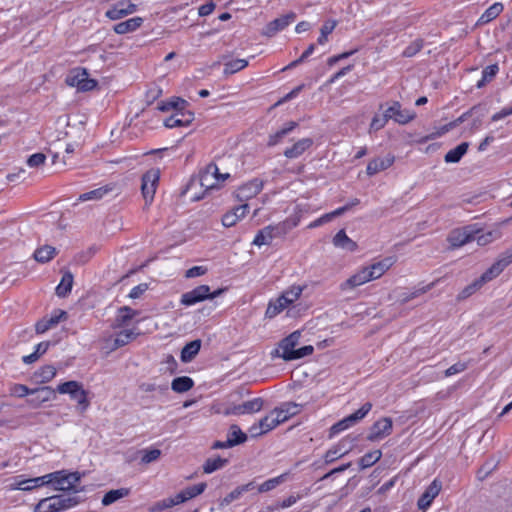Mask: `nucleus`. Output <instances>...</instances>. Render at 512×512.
<instances>
[{"label":"nucleus","mask_w":512,"mask_h":512,"mask_svg":"<svg viewBox=\"0 0 512 512\" xmlns=\"http://www.w3.org/2000/svg\"><path fill=\"white\" fill-rule=\"evenodd\" d=\"M301 337L300 331H294L289 336L285 337L279 343V347L272 352L273 356H278L285 361L300 359L309 356L313 353L314 348L311 345L303 346L295 349Z\"/></svg>","instance_id":"f257e3e1"},{"label":"nucleus","mask_w":512,"mask_h":512,"mask_svg":"<svg viewBox=\"0 0 512 512\" xmlns=\"http://www.w3.org/2000/svg\"><path fill=\"white\" fill-rule=\"evenodd\" d=\"M79 502L77 497L55 495L40 500L35 506V512H58L69 509Z\"/></svg>","instance_id":"f03ea898"},{"label":"nucleus","mask_w":512,"mask_h":512,"mask_svg":"<svg viewBox=\"0 0 512 512\" xmlns=\"http://www.w3.org/2000/svg\"><path fill=\"white\" fill-rule=\"evenodd\" d=\"M228 173L221 174L216 164H208L199 174L198 183L206 191L219 188V184L229 178Z\"/></svg>","instance_id":"7ed1b4c3"},{"label":"nucleus","mask_w":512,"mask_h":512,"mask_svg":"<svg viewBox=\"0 0 512 512\" xmlns=\"http://www.w3.org/2000/svg\"><path fill=\"white\" fill-rule=\"evenodd\" d=\"M66 84L76 87L79 91H90L97 86V81L88 77V72L84 68L73 69L66 78Z\"/></svg>","instance_id":"20e7f679"},{"label":"nucleus","mask_w":512,"mask_h":512,"mask_svg":"<svg viewBox=\"0 0 512 512\" xmlns=\"http://www.w3.org/2000/svg\"><path fill=\"white\" fill-rule=\"evenodd\" d=\"M372 404L370 402H366L363 404L356 412L351 415L345 417L344 419L338 421L330 428V437L338 434L341 431L346 430L350 426L355 425L357 422L362 420L371 410Z\"/></svg>","instance_id":"39448f33"},{"label":"nucleus","mask_w":512,"mask_h":512,"mask_svg":"<svg viewBox=\"0 0 512 512\" xmlns=\"http://www.w3.org/2000/svg\"><path fill=\"white\" fill-rule=\"evenodd\" d=\"M57 391L60 394H69L70 397L75 400L83 410H85L89 402L87 400V392L83 389L82 385L77 381H67L57 387Z\"/></svg>","instance_id":"423d86ee"},{"label":"nucleus","mask_w":512,"mask_h":512,"mask_svg":"<svg viewBox=\"0 0 512 512\" xmlns=\"http://www.w3.org/2000/svg\"><path fill=\"white\" fill-rule=\"evenodd\" d=\"M159 179L160 170L158 168H152L142 176L141 190L146 203L153 201Z\"/></svg>","instance_id":"0eeeda50"},{"label":"nucleus","mask_w":512,"mask_h":512,"mask_svg":"<svg viewBox=\"0 0 512 512\" xmlns=\"http://www.w3.org/2000/svg\"><path fill=\"white\" fill-rule=\"evenodd\" d=\"M511 262L512 251L504 252L498 260L478 278L479 282L484 285L496 278Z\"/></svg>","instance_id":"6e6552de"},{"label":"nucleus","mask_w":512,"mask_h":512,"mask_svg":"<svg viewBox=\"0 0 512 512\" xmlns=\"http://www.w3.org/2000/svg\"><path fill=\"white\" fill-rule=\"evenodd\" d=\"M511 262L512 251L504 252L498 260L478 278L479 282L484 285L496 278Z\"/></svg>","instance_id":"1a4fd4ad"},{"label":"nucleus","mask_w":512,"mask_h":512,"mask_svg":"<svg viewBox=\"0 0 512 512\" xmlns=\"http://www.w3.org/2000/svg\"><path fill=\"white\" fill-rule=\"evenodd\" d=\"M263 399L262 398H254L252 400L246 401L242 404L228 406L223 410V414L225 416L229 415H243V414H253L259 412L263 407Z\"/></svg>","instance_id":"9d476101"},{"label":"nucleus","mask_w":512,"mask_h":512,"mask_svg":"<svg viewBox=\"0 0 512 512\" xmlns=\"http://www.w3.org/2000/svg\"><path fill=\"white\" fill-rule=\"evenodd\" d=\"M392 428L393 423L391 418H381L372 425L367 439L372 442L381 440L391 434Z\"/></svg>","instance_id":"9b49d317"},{"label":"nucleus","mask_w":512,"mask_h":512,"mask_svg":"<svg viewBox=\"0 0 512 512\" xmlns=\"http://www.w3.org/2000/svg\"><path fill=\"white\" fill-rule=\"evenodd\" d=\"M296 19L294 12H289L286 15H282L279 18L269 22L262 31V35L266 37H273L277 32L283 30L288 25L293 23Z\"/></svg>","instance_id":"f8f14e48"},{"label":"nucleus","mask_w":512,"mask_h":512,"mask_svg":"<svg viewBox=\"0 0 512 512\" xmlns=\"http://www.w3.org/2000/svg\"><path fill=\"white\" fill-rule=\"evenodd\" d=\"M279 425L278 418L274 417V414L270 412L265 417L260 419L257 423H254L250 428L249 432L251 437H258L264 435Z\"/></svg>","instance_id":"ddd939ff"},{"label":"nucleus","mask_w":512,"mask_h":512,"mask_svg":"<svg viewBox=\"0 0 512 512\" xmlns=\"http://www.w3.org/2000/svg\"><path fill=\"white\" fill-rule=\"evenodd\" d=\"M385 111L390 115V119L401 125L409 123L416 116L414 111L403 109L398 101L393 102Z\"/></svg>","instance_id":"4468645a"},{"label":"nucleus","mask_w":512,"mask_h":512,"mask_svg":"<svg viewBox=\"0 0 512 512\" xmlns=\"http://www.w3.org/2000/svg\"><path fill=\"white\" fill-rule=\"evenodd\" d=\"M262 188V181L259 179H253L252 181L239 187L235 191V197L239 202H246L259 194Z\"/></svg>","instance_id":"2eb2a0df"},{"label":"nucleus","mask_w":512,"mask_h":512,"mask_svg":"<svg viewBox=\"0 0 512 512\" xmlns=\"http://www.w3.org/2000/svg\"><path fill=\"white\" fill-rule=\"evenodd\" d=\"M209 295L210 287L208 285H200L193 290L182 294L181 304L191 306L208 299Z\"/></svg>","instance_id":"dca6fc26"},{"label":"nucleus","mask_w":512,"mask_h":512,"mask_svg":"<svg viewBox=\"0 0 512 512\" xmlns=\"http://www.w3.org/2000/svg\"><path fill=\"white\" fill-rule=\"evenodd\" d=\"M136 8L137 6L134 3L128 0H122L115 3L111 9L107 10L106 17L111 20H118L134 13Z\"/></svg>","instance_id":"f3484780"},{"label":"nucleus","mask_w":512,"mask_h":512,"mask_svg":"<svg viewBox=\"0 0 512 512\" xmlns=\"http://www.w3.org/2000/svg\"><path fill=\"white\" fill-rule=\"evenodd\" d=\"M442 489V483L434 479L431 484L426 488L425 492L418 499L417 506L420 510L425 511L430 507L432 501L438 496Z\"/></svg>","instance_id":"a211bd4d"},{"label":"nucleus","mask_w":512,"mask_h":512,"mask_svg":"<svg viewBox=\"0 0 512 512\" xmlns=\"http://www.w3.org/2000/svg\"><path fill=\"white\" fill-rule=\"evenodd\" d=\"M59 473H49L44 476L19 481L16 488L23 491H29L43 485L50 484Z\"/></svg>","instance_id":"6ab92c4d"},{"label":"nucleus","mask_w":512,"mask_h":512,"mask_svg":"<svg viewBox=\"0 0 512 512\" xmlns=\"http://www.w3.org/2000/svg\"><path fill=\"white\" fill-rule=\"evenodd\" d=\"M56 473H59L58 477L54 478V481L52 482L57 484L55 487L56 490H73L75 485L80 481V474L78 472L64 474L63 471H57Z\"/></svg>","instance_id":"aec40b11"},{"label":"nucleus","mask_w":512,"mask_h":512,"mask_svg":"<svg viewBox=\"0 0 512 512\" xmlns=\"http://www.w3.org/2000/svg\"><path fill=\"white\" fill-rule=\"evenodd\" d=\"M280 231L276 225H268L263 229L259 230L253 240V244L256 246L270 245L272 240L276 237H281Z\"/></svg>","instance_id":"412c9836"},{"label":"nucleus","mask_w":512,"mask_h":512,"mask_svg":"<svg viewBox=\"0 0 512 512\" xmlns=\"http://www.w3.org/2000/svg\"><path fill=\"white\" fill-rule=\"evenodd\" d=\"M194 119V114L190 111H177L164 122L167 128H176L188 126Z\"/></svg>","instance_id":"4be33fe9"},{"label":"nucleus","mask_w":512,"mask_h":512,"mask_svg":"<svg viewBox=\"0 0 512 512\" xmlns=\"http://www.w3.org/2000/svg\"><path fill=\"white\" fill-rule=\"evenodd\" d=\"M395 161V156L392 154H388L384 158H375L369 161L366 172L369 176H373L383 170L388 169L393 165Z\"/></svg>","instance_id":"5701e85b"},{"label":"nucleus","mask_w":512,"mask_h":512,"mask_svg":"<svg viewBox=\"0 0 512 512\" xmlns=\"http://www.w3.org/2000/svg\"><path fill=\"white\" fill-rule=\"evenodd\" d=\"M34 396L27 400V403L33 407L38 408L44 402L50 401L55 397V391L48 386L34 389Z\"/></svg>","instance_id":"b1692460"},{"label":"nucleus","mask_w":512,"mask_h":512,"mask_svg":"<svg viewBox=\"0 0 512 512\" xmlns=\"http://www.w3.org/2000/svg\"><path fill=\"white\" fill-rule=\"evenodd\" d=\"M369 281H372L371 273H369L367 268L364 267L360 271L352 275L350 278H348L346 281H344L340 285V288L341 290L353 289Z\"/></svg>","instance_id":"393cba45"},{"label":"nucleus","mask_w":512,"mask_h":512,"mask_svg":"<svg viewBox=\"0 0 512 512\" xmlns=\"http://www.w3.org/2000/svg\"><path fill=\"white\" fill-rule=\"evenodd\" d=\"M67 313L62 310L55 311L50 318L41 319L35 325V330L38 334L45 333L51 327L57 325L60 321L66 320Z\"/></svg>","instance_id":"a878e982"},{"label":"nucleus","mask_w":512,"mask_h":512,"mask_svg":"<svg viewBox=\"0 0 512 512\" xmlns=\"http://www.w3.org/2000/svg\"><path fill=\"white\" fill-rule=\"evenodd\" d=\"M351 450L352 447L346 446V439H343L325 453L324 462L325 464H331L337 459L347 455Z\"/></svg>","instance_id":"bb28decb"},{"label":"nucleus","mask_w":512,"mask_h":512,"mask_svg":"<svg viewBox=\"0 0 512 512\" xmlns=\"http://www.w3.org/2000/svg\"><path fill=\"white\" fill-rule=\"evenodd\" d=\"M448 241L453 248L461 247L474 241V233L469 228L455 230L450 234Z\"/></svg>","instance_id":"cd10ccee"},{"label":"nucleus","mask_w":512,"mask_h":512,"mask_svg":"<svg viewBox=\"0 0 512 512\" xmlns=\"http://www.w3.org/2000/svg\"><path fill=\"white\" fill-rule=\"evenodd\" d=\"M395 257H386L371 266L366 267L371 273V279L375 280L380 278L386 271H388L395 263Z\"/></svg>","instance_id":"c85d7f7f"},{"label":"nucleus","mask_w":512,"mask_h":512,"mask_svg":"<svg viewBox=\"0 0 512 512\" xmlns=\"http://www.w3.org/2000/svg\"><path fill=\"white\" fill-rule=\"evenodd\" d=\"M248 211V204H242L235 208H233L231 211H228L225 213L222 217V224L225 227H232L234 226L238 220L243 218Z\"/></svg>","instance_id":"c756f323"},{"label":"nucleus","mask_w":512,"mask_h":512,"mask_svg":"<svg viewBox=\"0 0 512 512\" xmlns=\"http://www.w3.org/2000/svg\"><path fill=\"white\" fill-rule=\"evenodd\" d=\"M254 482H249L247 484L236 487L233 491L227 494L219 503L221 508L229 505L235 500H238L244 493L254 489Z\"/></svg>","instance_id":"7c9ffc66"},{"label":"nucleus","mask_w":512,"mask_h":512,"mask_svg":"<svg viewBox=\"0 0 512 512\" xmlns=\"http://www.w3.org/2000/svg\"><path fill=\"white\" fill-rule=\"evenodd\" d=\"M332 242L335 247L344 249L346 251L353 252L357 249V243L350 239L343 229L336 233Z\"/></svg>","instance_id":"2f4dec72"},{"label":"nucleus","mask_w":512,"mask_h":512,"mask_svg":"<svg viewBox=\"0 0 512 512\" xmlns=\"http://www.w3.org/2000/svg\"><path fill=\"white\" fill-rule=\"evenodd\" d=\"M313 144L312 139L310 138H304L299 141H297L292 147L287 148L284 151V155L287 158H297L301 156L307 149H309Z\"/></svg>","instance_id":"473e14b6"},{"label":"nucleus","mask_w":512,"mask_h":512,"mask_svg":"<svg viewBox=\"0 0 512 512\" xmlns=\"http://www.w3.org/2000/svg\"><path fill=\"white\" fill-rule=\"evenodd\" d=\"M142 23H143V18L134 17V18H130L126 21L116 24L113 27V30L115 33L122 35V34H126V33L135 31L142 25Z\"/></svg>","instance_id":"72a5a7b5"},{"label":"nucleus","mask_w":512,"mask_h":512,"mask_svg":"<svg viewBox=\"0 0 512 512\" xmlns=\"http://www.w3.org/2000/svg\"><path fill=\"white\" fill-rule=\"evenodd\" d=\"M476 109V107H473L471 108L469 111L463 113L460 117H458L457 119H455L454 121L442 126L440 128V130H438L437 132L435 133H432L430 136H428L427 138L428 139H434L436 137H439L445 133H447L448 131H450L451 129L457 127L458 125H460L461 123H463L464 121L467 120V118L469 116L472 115L473 111Z\"/></svg>","instance_id":"f704fd0d"},{"label":"nucleus","mask_w":512,"mask_h":512,"mask_svg":"<svg viewBox=\"0 0 512 512\" xmlns=\"http://www.w3.org/2000/svg\"><path fill=\"white\" fill-rule=\"evenodd\" d=\"M201 348V340L196 339L187 343L181 351V361L184 363L191 362L199 353Z\"/></svg>","instance_id":"c9c22d12"},{"label":"nucleus","mask_w":512,"mask_h":512,"mask_svg":"<svg viewBox=\"0 0 512 512\" xmlns=\"http://www.w3.org/2000/svg\"><path fill=\"white\" fill-rule=\"evenodd\" d=\"M468 147V142H462L455 148L449 150L444 156L445 162L458 163L461 160V158L467 153Z\"/></svg>","instance_id":"e433bc0d"},{"label":"nucleus","mask_w":512,"mask_h":512,"mask_svg":"<svg viewBox=\"0 0 512 512\" xmlns=\"http://www.w3.org/2000/svg\"><path fill=\"white\" fill-rule=\"evenodd\" d=\"M303 292V287L300 285H293L288 290L284 291L278 298L284 304L285 307L294 303L299 299Z\"/></svg>","instance_id":"4c0bfd02"},{"label":"nucleus","mask_w":512,"mask_h":512,"mask_svg":"<svg viewBox=\"0 0 512 512\" xmlns=\"http://www.w3.org/2000/svg\"><path fill=\"white\" fill-rule=\"evenodd\" d=\"M504 7L503 4L500 2H496L492 4L488 9L485 10V12L480 16L478 19L477 24L483 25L491 22L496 17L499 16V14L503 11Z\"/></svg>","instance_id":"58836bf2"},{"label":"nucleus","mask_w":512,"mask_h":512,"mask_svg":"<svg viewBox=\"0 0 512 512\" xmlns=\"http://www.w3.org/2000/svg\"><path fill=\"white\" fill-rule=\"evenodd\" d=\"M137 335L138 333H136L134 330H123L119 332L114 339V343L111 349L114 350L119 347L125 346L126 344L134 340Z\"/></svg>","instance_id":"ea45409f"},{"label":"nucleus","mask_w":512,"mask_h":512,"mask_svg":"<svg viewBox=\"0 0 512 512\" xmlns=\"http://www.w3.org/2000/svg\"><path fill=\"white\" fill-rule=\"evenodd\" d=\"M56 255V249L49 245H44L40 248H38L34 252V258L36 261L40 263H46L53 259V257Z\"/></svg>","instance_id":"a19ab883"},{"label":"nucleus","mask_w":512,"mask_h":512,"mask_svg":"<svg viewBox=\"0 0 512 512\" xmlns=\"http://www.w3.org/2000/svg\"><path fill=\"white\" fill-rule=\"evenodd\" d=\"M194 385L193 380L188 376L175 378L171 383V388L177 393H184L190 390Z\"/></svg>","instance_id":"79ce46f5"},{"label":"nucleus","mask_w":512,"mask_h":512,"mask_svg":"<svg viewBox=\"0 0 512 512\" xmlns=\"http://www.w3.org/2000/svg\"><path fill=\"white\" fill-rule=\"evenodd\" d=\"M73 275L70 272L64 273L60 284L56 287V294L60 297L67 296L72 289Z\"/></svg>","instance_id":"37998d69"},{"label":"nucleus","mask_w":512,"mask_h":512,"mask_svg":"<svg viewBox=\"0 0 512 512\" xmlns=\"http://www.w3.org/2000/svg\"><path fill=\"white\" fill-rule=\"evenodd\" d=\"M136 314L137 312L128 306L121 307L115 318V326L122 327L126 325Z\"/></svg>","instance_id":"c03bdc74"},{"label":"nucleus","mask_w":512,"mask_h":512,"mask_svg":"<svg viewBox=\"0 0 512 512\" xmlns=\"http://www.w3.org/2000/svg\"><path fill=\"white\" fill-rule=\"evenodd\" d=\"M128 494H129V489H127V488L110 490L103 496L102 504L104 506L111 505L112 503L116 502L117 500H119L123 497H126Z\"/></svg>","instance_id":"a18cd8bd"},{"label":"nucleus","mask_w":512,"mask_h":512,"mask_svg":"<svg viewBox=\"0 0 512 512\" xmlns=\"http://www.w3.org/2000/svg\"><path fill=\"white\" fill-rule=\"evenodd\" d=\"M382 457V452L380 450H374L366 453L359 459V465L361 469H366L374 465L378 462Z\"/></svg>","instance_id":"49530a36"},{"label":"nucleus","mask_w":512,"mask_h":512,"mask_svg":"<svg viewBox=\"0 0 512 512\" xmlns=\"http://www.w3.org/2000/svg\"><path fill=\"white\" fill-rule=\"evenodd\" d=\"M227 462V459L221 457L208 458L203 465V471L206 474L213 473L214 471L223 468Z\"/></svg>","instance_id":"de8ad7c7"},{"label":"nucleus","mask_w":512,"mask_h":512,"mask_svg":"<svg viewBox=\"0 0 512 512\" xmlns=\"http://www.w3.org/2000/svg\"><path fill=\"white\" fill-rule=\"evenodd\" d=\"M300 222V216L295 214L293 216L288 217L286 220L276 224L278 231H280L281 235L284 236L291 229L296 227Z\"/></svg>","instance_id":"09e8293b"},{"label":"nucleus","mask_w":512,"mask_h":512,"mask_svg":"<svg viewBox=\"0 0 512 512\" xmlns=\"http://www.w3.org/2000/svg\"><path fill=\"white\" fill-rule=\"evenodd\" d=\"M228 441L236 442V445L242 444L247 440V435L240 429L236 424H232L229 427L227 434Z\"/></svg>","instance_id":"8fccbe9b"},{"label":"nucleus","mask_w":512,"mask_h":512,"mask_svg":"<svg viewBox=\"0 0 512 512\" xmlns=\"http://www.w3.org/2000/svg\"><path fill=\"white\" fill-rule=\"evenodd\" d=\"M248 61L246 59H235L225 63L224 74L232 75L245 67H247Z\"/></svg>","instance_id":"3c124183"},{"label":"nucleus","mask_w":512,"mask_h":512,"mask_svg":"<svg viewBox=\"0 0 512 512\" xmlns=\"http://www.w3.org/2000/svg\"><path fill=\"white\" fill-rule=\"evenodd\" d=\"M498 71H499V67L497 64H492V65L485 67L482 72V79L480 81H478L477 87L481 88L486 83L490 82L496 76Z\"/></svg>","instance_id":"603ef678"},{"label":"nucleus","mask_w":512,"mask_h":512,"mask_svg":"<svg viewBox=\"0 0 512 512\" xmlns=\"http://www.w3.org/2000/svg\"><path fill=\"white\" fill-rule=\"evenodd\" d=\"M438 281H439V279L429 283L426 286H423L421 288H417V289H415L413 292H411L409 294H403V296L401 298V303L405 304V303L409 302L410 300H412V299H414V298H416V297H418V296L428 292L429 290H431L435 286V284Z\"/></svg>","instance_id":"864d4df0"},{"label":"nucleus","mask_w":512,"mask_h":512,"mask_svg":"<svg viewBox=\"0 0 512 512\" xmlns=\"http://www.w3.org/2000/svg\"><path fill=\"white\" fill-rule=\"evenodd\" d=\"M141 456V463L142 464H150L152 462L157 461L161 456V450L159 449H144L140 451Z\"/></svg>","instance_id":"5fc2aeb1"},{"label":"nucleus","mask_w":512,"mask_h":512,"mask_svg":"<svg viewBox=\"0 0 512 512\" xmlns=\"http://www.w3.org/2000/svg\"><path fill=\"white\" fill-rule=\"evenodd\" d=\"M188 105L187 101L182 98H174L171 101H168L164 105L160 107L162 111H169L170 109H175L177 111H185L186 106Z\"/></svg>","instance_id":"6e6d98bb"},{"label":"nucleus","mask_w":512,"mask_h":512,"mask_svg":"<svg viewBox=\"0 0 512 512\" xmlns=\"http://www.w3.org/2000/svg\"><path fill=\"white\" fill-rule=\"evenodd\" d=\"M108 191H110V189H108L107 187H100V188L94 189L92 191L81 194L79 197V200H81V201L99 200Z\"/></svg>","instance_id":"4d7b16f0"},{"label":"nucleus","mask_w":512,"mask_h":512,"mask_svg":"<svg viewBox=\"0 0 512 512\" xmlns=\"http://www.w3.org/2000/svg\"><path fill=\"white\" fill-rule=\"evenodd\" d=\"M37 375L42 383H47L55 377L56 369L52 365H46L39 369Z\"/></svg>","instance_id":"13d9d810"},{"label":"nucleus","mask_w":512,"mask_h":512,"mask_svg":"<svg viewBox=\"0 0 512 512\" xmlns=\"http://www.w3.org/2000/svg\"><path fill=\"white\" fill-rule=\"evenodd\" d=\"M483 285L479 282L478 279L473 281L471 284L466 286L457 296L459 301L464 300L474 294L477 290H479Z\"/></svg>","instance_id":"bf43d9fd"},{"label":"nucleus","mask_w":512,"mask_h":512,"mask_svg":"<svg viewBox=\"0 0 512 512\" xmlns=\"http://www.w3.org/2000/svg\"><path fill=\"white\" fill-rule=\"evenodd\" d=\"M336 25H337V21H335V20H329L323 24V26L321 27V34L318 38L319 44L322 45V44L326 43L328 35L330 33H332V31L335 29Z\"/></svg>","instance_id":"052dcab7"},{"label":"nucleus","mask_w":512,"mask_h":512,"mask_svg":"<svg viewBox=\"0 0 512 512\" xmlns=\"http://www.w3.org/2000/svg\"><path fill=\"white\" fill-rule=\"evenodd\" d=\"M389 120L390 115H387L386 111L382 115H375L371 121L370 130L378 131L382 129Z\"/></svg>","instance_id":"680f3d73"},{"label":"nucleus","mask_w":512,"mask_h":512,"mask_svg":"<svg viewBox=\"0 0 512 512\" xmlns=\"http://www.w3.org/2000/svg\"><path fill=\"white\" fill-rule=\"evenodd\" d=\"M283 481H284V475L269 479V480L265 481L264 483H262L258 487V492L259 493L268 492V491L276 488Z\"/></svg>","instance_id":"e2e57ef3"},{"label":"nucleus","mask_w":512,"mask_h":512,"mask_svg":"<svg viewBox=\"0 0 512 512\" xmlns=\"http://www.w3.org/2000/svg\"><path fill=\"white\" fill-rule=\"evenodd\" d=\"M206 489V483L202 482L190 487H187L186 489L182 490L185 497H187V500L194 498L204 492Z\"/></svg>","instance_id":"0e129e2a"},{"label":"nucleus","mask_w":512,"mask_h":512,"mask_svg":"<svg viewBox=\"0 0 512 512\" xmlns=\"http://www.w3.org/2000/svg\"><path fill=\"white\" fill-rule=\"evenodd\" d=\"M10 394L12 396H16L19 398L25 397L27 395L34 394L32 389H29L26 385L23 384H14L10 387Z\"/></svg>","instance_id":"69168bd1"},{"label":"nucleus","mask_w":512,"mask_h":512,"mask_svg":"<svg viewBox=\"0 0 512 512\" xmlns=\"http://www.w3.org/2000/svg\"><path fill=\"white\" fill-rule=\"evenodd\" d=\"M286 307L284 306V304L280 301L279 298H277V300L275 302H270L267 309H266V313L265 315L268 317V318H273L275 317L277 314H279L283 309H285Z\"/></svg>","instance_id":"338daca9"},{"label":"nucleus","mask_w":512,"mask_h":512,"mask_svg":"<svg viewBox=\"0 0 512 512\" xmlns=\"http://www.w3.org/2000/svg\"><path fill=\"white\" fill-rule=\"evenodd\" d=\"M423 47L422 40H415L403 51L404 57H412L417 54Z\"/></svg>","instance_id":"774afa93"}]
</instances>
